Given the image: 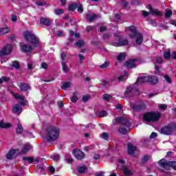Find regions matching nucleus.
I'll return each mask as SVG.
<instances>
[{
    "label": "nucleus",
    "instance_id": "f257e3e1",
    "mask_svg": "<svg viewBox=\"0 0 176 176\" xmlns=\"http://www.w3.org/2000/svg\"><path fill=\"white\" fill-rule=\"evenodd\" d=\"M23 36L25 41L28 42V43H30L31 45L21 43L22 52L30 53V52H32V47H38V46H39V39L31 32L26 31L23 32Z\"/></svg>",
    "mask_w": 176,
    "mask_h": 176
},
{
    "label": "nucleus",
    "instance_id": "f03ea898",
    "mask_svg": "<svg viewBox=\"0 0 176 176\" xmlns=\"http://www.w3.org/2000/svg\"><path fill=\"white\" fill-rule=\"evenodd\" d=\"M112 123L114 126L115 124H118V123L122 124V126L118 129V131L120 134L126 135V134H128L129 131H130L131 124L130 121H129V119L124 117H118L113 120Z\"/></svg>",
    "mask_w": 176,
    "mask_h": 176
},
{
    "label": "nucleus",
    "instance_id": "7ed1b4c3",
    "mask_svg": "<svg viewBox=\"0 0 176 176\" xmlns=\"http://www.w3.org/2000/svg\"><path fill=\"white\" fill-rule=\"evenodd\" d=\"M60 129L55 126H49L47 129L45 138L48 142H53L58 139Z\"/></svg>",
    "mask_w": 176,
    "mask_h": 176
},
{
    "label": "nucleus",
    "instance_id": "20e7f679",
    "mask_svg": "<svg viewBox=\"0 0 176 176\" xmlns=\"http://www.w3.org/2000/svg\"><path fill=\"white\" fill-rule=\"evenodd\" d=\"M129 31L132 34L129 35L130 38H135V45H142L144 42V36L142 34L137 32V29L134 26L129 27Z\"/></svg>",
    "mask_w": 176,
    "mask_h": 176
},
{
    "label": "nucleus",
    "instance_id": "39448f33",
    "mask_svg": "<svg viewBox=\"0 0 176 176\" xmlns=\"http://www.w3.org/2000/svg\"><path fill=\"white\" fill-rule=\"evenodd\" d=\"M158 164L164 168V170H169L172 167L173 170H176V162L167 161L165 159H162L158 162Z\"/></svg>",
    "mask_w": 176,
    "mask_h": 176
},
{
    "label": "nucleus",
    "instance_id": "423d86ee",
    "mask_svg": "<svg viewBox=\"0 0 176 176\" xmlns=\"http://www.w3.org/2000/svg\"><path fill=\"white\" fill-rule=\"evenodd\" d=\"M161 116L162 114L159 112L147 113L144 116L143 119L146 120V122H157Z\"/></svg>",
    "mask_w": 176,
    "mask_h": 176
},
{
    "label": "nucleus",
    "instance_id": "0eeeda50",
    "mask_svg": "<svg viewBox=\"0 0 176 176\" xmlns=\"http://www.w3.org/2000/svg\"><path fill=\"white\" fill-rule=\"evenodd\" d=\"M114 36L116 38V41H118V42L113 43V46H115L116 47H120L122 46H126V45H129V40L127 39H120V36H119V33H115Z\"/></svg>",
    "mask_w": 176,
    "mask_h": 176
},
{
    "label": "nucleus",
    "instance_id": "6e6552de",
    "mask_svg": "<svg viewBox=\"0 0 176 176\" xmlns=\"http://www.w3.org/2000/svg\"><path fill=\"white\" fill-rule=\"evenodd\" d=\"M12 49L13 46L12 44H8L0 51V57H2V56H5L6 54H10Z\"/></svg>",
    "mask_w": 176,
    "mask_h": 176
},
{
    "label": "nucleus",
    "instance_id": "1a4fd4ad",
    "mask_svg": "<svg viewBox=\"0 0 176 176\" xmlns=\"http://www.w3.org/2000/svg\"><path fill=\"white\" fill-rule=\"evenodd\" d=\"M148 8L149 12L145 10L142 11V16H144V17H148V16H149V14H156V16H160V12H159L157 10H153V8H152V6L148 5Z\"/></svg>",
    "mask_w": 176,
    "mask_h": 176
},
{
    "label": "nucleus",
    "instance_id": "9d476101",
    "mask_svg": "<svg viewBox=\"0 0 176 176\" xmlns=\"http://www.w3.org/2000/svg\"><path fill=\"white\" fill-rule=\"evenodd\" d=\"M100 17H101V15L96 13H87L85 15V19L89 23H93L94 20H97V19H100Z\"/></svg>",
    "mask_w": 176,
    "mask_h": 176
},
{
    "label": "nucleus",
    "instance_id": "9b49d317",
    "mask_svg": "<svg viewBox=\"0 0 176 176\" xmlns=\"http://www.w3.org/2000/svg\"><path fill=\"white\" fill-rule=\"evenodd\" d=\"M73 155H74L76 159H78V160H82V159H85V153L80 149H74L73 151Z\"/></svg>",
    "mask_w": 176,
    "mask_h": 176
},
{
    "label": "nucleus",
    "instance_id": "f8f14e48",
    "mask_svg": "<svg viewBox=\"0 0 176 176\" xmlns=\"http://www.w3.org/2000/svg\"><path fill=\"white\" fill-rule=\"evenodd\" d=\"M131 107L135 112H140V111H144L146 108V106L144 103H140L138 104H131Z\"/></svg>",
    "mask_w": 176,
    "mask_h": 176
},
{
    "label": "nucleus",
    "instance_id": "ddd939ff",
    "mask_svg": "<svg viewBox=\"0 0 176 176\" xmlns=\"http://www.w3.org/2000/svg\"><path fill=\"white\" fill-rule=\"evenodd\" d=\"M16 152H19V149H10L6 155V159H8V160L14 159Z\"/></svg>",
    "mask_w": 176,
    "mask_h": 176
},
{
    "label": "nucleus",
    "instance_id": "4468645a",
    "mask_svg": "<svg viewBox=\"0 0 176 176\" xmlns=\"http://www.w3.org/2000/svg\"><path fill=\"white\" fill-rule=\"evenodd\" d=\"M125 67L126 68H135L136 65H135V60L131 59L128 61H126L124 64Z\"/></svg>",
    "mask_w": 176,
    "mask_h": 176
},
{
    "label": "nucleus",
    "instance_id": "2eb2a0df",
    "mask_svg": "<svg viewBox=\"0 0 176 176\" xmlns=\"http://www.w3.org/2000/svg\"><path fill=\"white\" fill-rule=\"evenodd\" d=\"M124 97H126V98H129L130 97H133V87H128L125 91H124Z\"/></svg>",
    "mask_w": 176,
    "mask_h": 176
},
{
    "label": "nucleus",
    "instance_id": "dca6fc26",
    "mask_svg": "<svg viewBox=\"0 0 176 176\" xmlns=\"http://www.w3.org/2000/svg\"><path fill=\"white\" fill-rule=\"evenodd\" d=\"M31 149V144H26L23 146V149L19 153V155H25V153H28V151Z\"/></svg>",
    "mask_w": 176,
    "mask_h": 176
},
{
    "label": "nucleus",
    "instance_id": "f3484780",
    "mask_svg": "<svg viewBox=\"0 0 176 176\" xmlns=\"http://www.w3.org/2000/svg\"><path fill=\"white\" fill-rule=\"evenodd\" d=\"M14 98H16V100H21V105H27V104L28 103V101L25 100L24 101V96H20L18 94H14Z\"/></svg>",
    "mask_w": 176,
    "mask_h": 176
},
{
    "label": "nucleus",
    "instance_id": "a211bd4d",
    "mask_svg": "<svg viewBox=\"0 0 176 176\" xmlns=\"http://www.w3.org/2000/svg\"><path fill=\"white\" fill-rule=\"evenodd\" d=\"M149 80V76L139 77L136 81L138 85H142V83H146Z\"/></svg>",
    "mask_w": 176,
    "mask_h": 176
},
{
    "label": "nucleus",
    "instance_id": "6ab92c4d",
    "mask_svg": "<svg viewBox=\"0 0 176 176\" xmlns=\"http://www.w3.org/2000/svg\"><path fill=\"white\" fill-rule=\"evenodd\" d=\"M129 155H134V152L137 151V147L135 146H133L131 144H128L127 148Z\"/></svg>",
    "mask_w": 176,
    "mask_h": 176
},
{
    "label": "nucleus",
    "instance_id": "aec40b11",
    "mask_svg": "<svg viewBox=\"0 0 176 176\" xmlns=\"http://www.w3.org/2000/svg\"><path fill=\"white\" fill-rule=\"evenodd\" d=\"M40 24L49 27V25H52V21H50V20L47 18H41L40 19Z\"/></svg>",
    "mask_w": 176,
    "mask_h": 176
},
{
    "label": "nucleus",
    "instance_id": "412c9836",
    "mask_svg": "<svg viewBox=\"0 0 176 176\" xmlns=\"http://www.w3.org/2000/svg\"><path fill=\"white\" fill-rule=\"evenodd\" d=\"M23 109H21V106L19 104H15L12 109V112H14V113H16V115H20Z\"/></svg>",
    "mask_w": 176,
    "mask_h": 176
},
{
    "label": "nucleus",
    "instance_id": "4be33fe9",
    "mask_svg": "<svg viewBox=\"0 0 176 176\" xmlns=\"http://www.w3.org/2000/svg\"><path fill=\"white\" fill-rule=\"evenodd\" d=\"M148 82L149 83H151L152 85H156L157 82H159V78H157V76H148Z\"/></svg>",
    "mask_w": 176,
    "mask_h": 176
},
{
    "label": "nucleus",
    "instance_id": "5701e85b",
    "mask_svg": "<svg viewBox=\"0 0 176 176\" xmlns=\"http://www.w3.org/2000/svg\"><path fill=\"white\" fill-rule=\"evenodd\" d=\"M12 124L9 122H0V129H10Z\"/></svg>",
    "mask_w": 176,
    "mask_h": 176
},
{
    "label": "nucleus",
    "instance_id": "b1692460",
    "mask_svg": "<svg viewBox=\"0 0 176 176\" xmlns=\"http://www.w3.org/2000/svg\"><path fill=\"white\" fill-rule=\"evenodd\" d=\"M31 87H30V85L26 83H21L20 85V89L22 91H27V90H29Z\"/></svg>",
    "mask_w": 176,
    "mask_h": 176
},
{
    "label": "nucleus",
    "instance_id": "393cba45",
    "mask_svg": "<svg viewBox=\"0 0 176 176\" xmlns=\"http://www.w3.org/2000/svg\"><path fill=\"white\" fill-rule=\"evenodd\" d=\"M8 32H10L9 27L6 26V28H0V35H5V34H8Z\"/></svg>",
    "mask_w": 176,
    "mask_h": 176
},
{
    "label": "nucleus",
    "instance_id": "a878e982",
    "mask_svg": "<svg viewBox=\"0 0 176 176\" xmlns=\"http://www.w3.org/2000/svg\"><path fill=\"white\" fill-rule=\"evenodd\" d=\"M96 115L98 118H105L108 114L106 111H99L96 113Z\"/></svg>",
    "mask_w": 176,
    "mask_h": 176
},
{
    "label": "nucleus",
    "instance_id": "bb28decb",
    "mask_svg": "<svg viewBox=\"0 0 176 176\" xmlns=\"http://www.w3.org/2000/svg\"><path fill=\"white\" fill-rule=\"evenodd\" d=\"M124 58H126V53L124 52H121L117 57L118 61H123Z\"/></svg>",
    "mask_w": 176,
    "mask_h": 176
},
{
    "label": "nucleus",
    "instance_id": "cd10ccee",
    "mask_svg": "<svg viewBox=\"0 0 176 176\" xmlns=\"http://www.w3.org/2000/svg\"><path fill=\"white\" fill-rule=\"evenodd\" d=\"M3 82H10V78L7 77V76H2L0 78V85H2Z\"/></svg>",
    "mask_w": 176,
    "mask_h": 176
},
{
    "label": "nucleus",
    "instance_id": "c85d7f7f",
    "mask_svg": "<svg viewBox=\"0 0 176 176\" xmlns=\"http://www.w3.org/2000/svg\"><path fill=\"white\" fill-rule=\"evenodd\" d=\"M62 68L64 72H66V73L69 72V69H68V66L65 62H62Z\"/></svg>",
    "mask_w": 176,
    "mask_h": 176
},
{
    "label": "nucleus",
    "instance_id": "c756f323",
    "mask_svg": "<svg viewBox=\"0 0 176 176\" xmlns=\"http://www.w3.org/2000/svg\"><path fill=\"white\" fill-rule=\"evenodd\" d=\"M87 170V166H80V167L78 168V171L80 174H82L83 173H86Z\"/></svg>",
    "mask_w": 176,
    "mask_h": 176
},
{
    "label": "nucleus",
    "instance_id": "7c9ffc66",
    "mask_svg": "<svg viewBox=\"0 0 176 176\" xmlns=\"http://www.w3.org/2000/svg\"><path fill=\"white\" fill-rule=\"evenodd\" d=\"M23 125L18 124V127L16 129L17 134H21L23 133Z\"/></svg>",
    "mask_w": 176,
    "mask_h": 176
},
{
    "label": "nucleus",
    "instance_id": "2f4dec72",
    "mask_svg": "<svg viewBox=\"0 0 176 176\" xmlns=\"http://www.w3.org/2000/svg\"><path fill=\"white\" fill-rule=\"evenodd\" d=\"M173 14V11L171 10H166L165 12V17L166 19H169V17H171V15Z\"/></svg>",
    "mask_w": 176,
    "mask_h": 176
},
{
    "label": "nucleus",
    "instance_id": "473e14b6",
    "mask_svg": "<svg viewBox=\"0 0 176 176\" xmlns=\"http://www.w3.org/2000/svg\"><path fill=\"white\" fill-rule=\"evenodd\" d=\"M76 8H78V5L76 4V3H73L69 6L68 9L69 10H75Z\"/></svg>",
    "mask_w": 176,
    "mask_h": 176
},
{
    "label": "nucleus",
    "instance_id": "72a5a7b5",
    "mask_svg": "<svg viewBox=\"0 0 176 176\" xmlns=\"http://www.w3.org/2000/svg\"><path fill=\"white\" fill-rule=\"evenodd\" d=\"M23 160L28 162V163H32L34 162V158H32V157H23Z\"/></svg>",
    "mask_w": 176,
    "mask_h": 176
},
{
    "label": "nucleus",
    "instance_id": "f704fd0d",
    "mask_svg": "<svg viewBox=\"0 0 176 176\" xmlns=\"http://www.w3.org/2000/svg\"><path fill=\"white\" fill-rule=\"evenodd\" d=\"M164 57L166 60H170V57H171V53L170 52H164Z\"/></svg>",
    "mask_w": 176,
    "mask_h": 176
},
{
    "label": "nucleus",
    "instance_id": "c9c22d12",
    "mask_svg": "<svg viewBox=\"0 0 176 176\" xmlns=\"http://www.w3.org/2000/svg\"><path fill=\"white\" fill-rule=\"evenodd\" d=\"M109 67V61H105L103 64L100 66V68H108Z\"/></svg>",
    "mask_w": 176,
    "mask_h": 176
},
{
    "label": "nucleus",
    "instance_id": "e433bc0d",
    "mask_svg": "<svg viewBox=\"0 0 176 176\" xmlns=\"http://www.w3.org/2000/svg\"><path fill=\"white\" fill-rule=\"evenodd\" d=\"M158 108L162 111H166V109H167V104H160L158 105Z\"/></svg>",
    "mask_w": 176,
    "mask_h": 176
},
{
    "label": "nucleus",
    "instance_id": "4c0bfd02",
    "mask_svg": "<svg viewBox=\"0 0 176 176\" xmlns=\"http://www.w3.org/2000/svg\"><path fill=\"white\" fill-rule=\"evenodd\" d=\"M128 76H127V74L121 76L120 77H118V80L119 82H123V80H126V79H127Z\"/></svg>",
    "mask_w": 176,
    "mask_h": 176
},
{
    "label": "nucleus",
    "instance_id": "58836bf2",
    "mask_svg": "<svg viewBox=\"0 0 176 176\" xmlns=\"http://www.w3.org/2000/svg\"><path fill=\"white\" fill-rule=\"evenodd\" d=\"M69 87V82H63L61 87V89L63 90H67Z\"/></svg>",
    "mask_w": 176,
    "mask_h": 176
},
{
    "label": "nucleus",
    "instance_id": "ea45409f",
    "mask_svg": "<svg viewBox=\"0 0 176 176\" xmlns=\"http://www.w3.org/2000/svg\"><path fill=\"white\" fill-rule=\"evenodd\" d=\"M63 13H64V10L63 9L55 10V14H56V16H59V14H63Z\"/></svg>",
    "mask_w": 176,
    "mask_h": 176
},
{
    "label": "nucleus",
    "instance_id": "a19ab883",
    "mask_svg": "<svg viewBox=\"0 0 176 176\" xmlns=\"http://www.w3.org/2000/svg\"><path fill=\"white\" fill-rule=\"evenodd\" d=\"M164 78L165 79L166 82H167V83H171V78L168 74H165L164 76Z\"/></svg>",
    "mask_w": 176,
    "mask_h": 176
},
{
    "label": "nucleus",
    "instance_id": "79ce46f5",
    "mask_svg": "<svg viewBox=\"0 0 176 176\" xmlns=\"http://www.w3.org/2000/svg\"><path fill=\"white\" fill-rule=\"evenodd\" d=\"M109 85V82L103 80L100 85L102 87H107Z\"/></svg>",
    "mask_w": 176,
    "mask_h": 176
},
{
    "label": "nucleus",
    "instance_id": "37998d69",
    "mask_svg": "<svg viewBox=\"0 0 176 176\" xmlns=\"http://www.w3.org/2000/svg\"><path fill=\"white\" fill-rule=\"evenodd\" d=\"M76 46H78V47H82L83 45H85V42L83 41L80 40L76 43Z\"/></svg>",
    "mask_w": 176,
    "mask_h": 176
},
{
    "label": "nucleus",
    "instance_id": "c03bdc74",
    "mask_svg": "<svg viewBox=\"0 0 176 176\" xmlns=\"http://www.w3.org/2000/svg\"><path fill=\"white\" fill-rule=\"evenodd\" d=\"M12 67L16 69H19V68H20V64H19V62L14 61L12 63Z\"/></svg>",
    "mask_w": 176,
    "mask_h": 176
},
{
    "label": "nucleus",
    "instance_id": "a18cd8bd",
    "mask_svg": "<svg viewBox=\"0 0 176 176\" xmlns=\"http://www.w3.org/2000/svg\"><path fill=\"white\" fill-rule=\"evenodd\" d=\"M109 137V135H108V133L104 132L102 133V138H103V140H108Z\"/></svg>",
    "mask_w": 176,
    "mask_h": 176
},
{
    "label": "nucleus",
    "instance_id": "49530a36",
    "mask_svg": "<svg viewBox=\"0 0 176 176\" xmlns=\"http://www.w3.org/2000/svg\"><path fill=\"white\" fill-rule=\"evenodd\" d=\"M72 102H76L78 101V96H76V93H74V95L72 97Z\"/></svg>",
    "mask_w": 176,
    "mask_h": 176
},
{
    "label": "nucleus",
    "instance_id": "de8ad7c7",
    "mask_svg": "<svg viewBox=\"0 0 176 176\" xmlns=\"http://www.w3.org/2000/svg\"><path fill=\"white\" fill-rule=\"evenodd\" d=\"M93 30H94V26L88 25L86 27V31H87V32H90V31H93Z\"/></svg>",
    "mask_w": 176,
    "mask_h": 176
},
{
    "label": "nucleus",
    "instance_id": "09e8293b",
    "mask_svg": "<svg viewBox=\"0 0 176 176\" xmlns=\"http://www.w3.org/2000/svg\"><path fill=\"white\" fill-rule=\"evenodd\" d=\"M102 98L105 101H109V98H111V96H109L108 94H104V95H103Z\"/></svg>",
    "mask_w": 176,
    "mask_h": 176
},
{
    "label": "nucleus",
    "instance_id": "8fccbe9b",
    "mask_svg": "<svg viewBox=\"0 0 176 176\" xmlns=\"http://www.w3.org/2000/svg\"><path fill=\"white\" fill-rule=\"evenodd\" d=\"M89 99H90V96H85L82 98L83 102H87V101H89Z\"/></svg>",
    "mask_w": 176,
    "mask_h": 176
},
{
    "label": "nucleus",
    "instance_id": "3c124183",
    "mask_svg": "<svg viewBox=\"0 0 176 176\" xmlns=\"http://www.w3.org/2000/svg\"><path fill=\"white\" fill-rule=\"evenodd\" d=\"M33 65H34V63H32V61L28 62V69H32Z\"/></svg>",
    "mask_w": 176,
    "mask_h": 176
},
{
    "label": "nucleus",
    "instance_id": "603ef678",
    "mask_svg": "<svg viewBox=\"0 0 176 176\" xmlns=\"http://www.w3.org/2000/svg\"><path fill=\"white\" fill-rule=\"evenodd\" d=\"M41 68H43V69H47L48 65L46 63H42L41 64Z\"/></svg>",
    "mask_w": 176,
    "mask_h": 176
},
{
    "label": "nucleus",
    "instance_id": "864d4df0",
    "mask_svg": "<svg viewBox=\"0 0 176 176\" xmlns=\"http://www.w3.org/2000/svg\"><path fill=\"white\" fill-rule=\"evenodd\" d=\"M151 159V157L149 155H146L142 158L143 163H145V162H148V160Z\"/></svg>",
    "mask_w": 176,
    "mask_h": 176
},
{
    "label": "nucleus",
    "instance_id": "5fc2aeb1",
    "mask_svg": "<svg viewBox=\"0 0 176 176\" xmlns=\"http://www.w3.org/2000/svg\"><path fill=\"white\" fill-rule=\"evenodd\" d=\"M78 57L80 58V64H82V61H83V60H85V56H83V54H78Z\"/></svg>",
    "mask_w": 176,
    "mask_h": 176
},
{
    "label": "nucleus",
    "instance_id": "6e6d98bb",
    "mask_svg": "<svg viewBox=\"0 0 176 176\" xmlns=\"http://www.w3.org/2000/svg\"><path fill=\"white\" fill-rule=\"evenodd\" d=\"M36 5H37V6H43L46 5V3L42 1H36Z\"/></svg>",
    "mask_w": 176,
    "mask_h": 176
},
{
    "label": "nucleus",
    "instance_id": "4d7b16f0",
    "mask_svg": "<svg viewBox=\"0 0 176 176\" xmlns=\"http://www.w3.org/2000/svg\"><path fill=\"white\" fill-rule=\"evenodd\" d=\"M156 61L158 63V64H162V63H163V59H162V57L157 56Z\"/></svg>",
    "mask_w": 176,
    "mask_h": 176
},
{
    "label": "nucleus",
    "instance_id": "13d9d810",
    "mask_svg": "<svg viewBox=\"0 0 176 176\" xmlns=\"http://www.w3.org/2000/svg\"><path fill=\"white\" fill-rule=\"evenodd\" d=\"M9 39L11 42H14V41H16V36L13 34L9 38Z\"/></svg>",
    "mask_w": 176,
    "mask_h": 176
},
{
    "label": "nucleus",
    "instance_id": "bf43d9fd",
    "mask_svg": "<svg viewBox=\"0 0 176 176\" xmlns=\"http://www.w3.org/2000/svg\"><path fill=\"white\" fill-rule=\"evenodd\" d=\"M49 170L50 171V173H52V174H54V173H56V169L53 166H50Z\"/></svg>",
    "mask_w": 176,
    "mask_h": 176
},
{
    "label": "nucleus",
    "instance_id": "052dcab7",
    "mask_svg": "<svg viewBox=\"0 0 176 176\" xmlns=\"http://www.w3.org/2000/svg\"><path fill=\"white\" fill-rule=\"evenodd\" d=\"M155 137H157V133L153 132L151 133V135H150V138L153 139V138H155Z\"/></svg>",
    "mask_w": 176,
    "mask_h": 176
},
{
    "label": "nucleus",
    "instance_id": "680f3d73",
    "mask_svg": "<svg viewBox=\"0 0 176 176\" xmlns=\"http://www.w3.org/2000/svg\"><path fill=\"white\" fill-rule=\"evenodd\" d=\"M78 12H79L80 13H83V8H82V5H80L78 7Z\"/></svg>",
    "mask_w": 176,
    "mask_h": 176
},
{
    "label": "nucleus",
    "instance_id": "e2e57ef3",
    "mask_svg": "<svg viewBox=\"0 0 176 176\" xmlns=\"http://www.w3.org/2000/svg\"><path fill=\"white\" fill-rule=\"evenodd\" d=\"M106 30H107V27H105V26H101L100 28V32H104V31H106Z\"/></svg>",
    "mask_w": 176,
    "mask_h": 176
},
{
    "label": "nucleus",
    "instance_id": "0e129e2a",
    "mask_svg": "<svg viewBox=\"0 0 176 176\" xmlns=\"http://www.w3.org/2000/svg\"><path fill=\"white\" fill-rule=\"evenodd\" d=\"M84 149L85 151H86V152H89V151H91V146H85Z\"/></svg>",
    "mask_w": 176,
    "mask_h": 176
},
{
    "label": "nucleus",
    "instance_id": "69168bd1",
    "mask_svg": "<svg viewBox=\"0 0 176 176\" xmlns=\"http://www.w3.org/2000/svg\"><path fill=\"white\" fill-rule=\"evenodd\" d=\"M53 159H54V160H60V156H59L58 155H54L53 156Z\"/></svg>",
    "mask_w": 176,
    "mask_h": 176
},
{
    "label": "nucleus",
    "instance_id": "338daca9",
    "mask_svg": "<svg viewBox=\"0 0 176 176\" xmlns=\"http://www.w3.org/2000/svg\"><path fill=\"white\" fill-rule=\"evenodd\" d=\"M65 160H66V162H67V163H72V162H74V160H72V158L65 157Z\"/></svg>",
    "mask_w": 176,
    "mask_h": 176
},
{
    "label": "nucleus",
    "instance_id": "774afa93",
    "mask_svg": "<svg viewBox=\"0 0 176 176\" xmlns=\"http://www.w3.org/2000/svg\"><path fill=\"white\" fill-rule=\"evenodd\" d=\"M11 20H12V21H17V16H16L15 15H13L11 17Z\"/></svg>",
    "mask_w": 176,
    "mask_h": 176
}]
</instances>
